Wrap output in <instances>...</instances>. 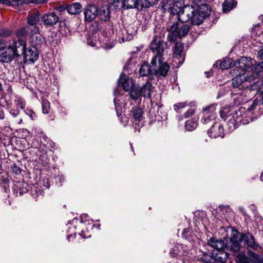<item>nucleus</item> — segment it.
<instances>
[{"mask_svg": "<svg viewBox=\"0 0 263 263\" xmlns=\"http://www.w3.org/2000/svg\"><path fill=\"white\" fill-rule=\"evenodd\" d=\"M143 111L138 107H134L131 111L130 116L135 122H140L143 119Z\"/></svg>", "mask_w": 263, "mask_h": 263, "instance_id": "28", "label": "nucleus"}, {"mask_svg": "<svg viewBox=\"0 0 263 263\" xmlns=\"http://www.w3.org/2000/svg\"><path fill=\"white\" fill-rule=\"evenodd\" d=\"M190 230L188 228L184 229L182 233V237L187 239L189 237Z\"/></svg>", "mask_w": 263, "mask_h": 263, "instance_id": "53", "label": "nucleus"}, {"mask_svg": "<svg viewBox=\"0 0 263 263\" xmlns=\"http://www.w3.org/2000/svg\"><path fill=\"white\" fill-rule=\"evenodd\" d=\"M207 244L208 246L214 248V250L223 249L224 248V240L218 239L215 237H211L208 240Z\"/></svg>", "mask_w": 263, "mask_h": 263, "instance_id": "23", "label": "nucleus"}, {"mask_svg": "<svg viewBox=\"0 0 263 263\" xmlns=\"http://www.w3.org/2000/svg\"><path fill=\"white\" fill-rule=\"evenodd\" d=\"M216 107V105L215 104H212L203 109L202 111V117L201 119V122L203 124H206L215 119Z\"/></svg>", "mask_w": 263, "mask_h": 263, "instance_id": "9", "label": "nucleus"}, {"mask_svg": "<svg viewBox=\"0 0 263 263\" xmlns=\"http://www.w3.org/2000/svg\"><path fill=\"white\" fill-rule=\"evenodd\" d=\"M257 260V254L252 251H249L248 255L243 253H238L236 258L237 263H256Z\"/></svg>", "mask_w": 263, "mask_h": 263, "instance_id": "13", "label": "nucleus"}, {"mask_svg": "<svg viewBox=\"0 0 263 263\" xmlns=\"http://www.w3.org/2000/svg\"><path fill=\"white\" fill-rule=\"evenodd\" d=\"M130 97L135 100H137L141 96L140 87L133 86L130 89Z\"/></svg>", "mask_w": 263, "mask_h": 263, "instance_id": "36", "label": "nucleus"}, {"mask_svg": "<svg viewBox=\"0 0 263 263\" xmlns=\"http://www.w3.org/2000/svg\"><path fill=\"white\" fill-rule=\"evenodd\" d=\"M91 27H92V30L93 32L98 31L100 30V29H101V25L97 21H95L93 22V23L92 24Z\"/></svg>", "mask_w": 263, "mask_h": 263, "instance_id": "49", "label": "nucleus"}, {"mask_svg": "<svg viewBox=\"0 0 263 263\" xmlns=\"http://www.w3.org/2000/svg\"><path fill=\"white\" fill-rule=\"evenodd\" d=\"M11 6H18L21 0H10Z\"/></svg>", "mask_w": 263, "mask_h": 263, "instance_id": "55", "label": "nucleus"}, {"mask_svg": "<svg viewBox=\"0 0 263 263\" xmlns=\"http://www.w3.org/2000/svg\"><path fill=\"white\" fill-rule=\"evenodd\" d=\"M208 134L211 138L223 137L224 135L223 125L221 123L215 122L208 132Z\"/></svg>", "mask_w": 263, "mask_h": 263, "instance_id": "17", "label": "nucleus"}, {"mask_svg": "<svg viewBox=\"0 0 263 263\" xmlns=\"http://www.w3.org/2000/svg\"><path fill=\"white\" fill-rule=\"evenodd\" d=\"M44 186L46 188V189H49V182H48V180L46 181V184L44 183Z\"/></svg>", "mask_w": 263, "mask_h": 263, "instance_id": "62", "label": "nucleus"}, {"mask_svg": "<svg viewBox=\"0 0 263 263\" xmlns=\"http://www.w3.org/2000/svg\"><path fill=\"white\" fill-rule=\"evenodd\" d=\"M187 105V102L177 103L174 105V109L177 112H180L181 110L186 106Z\"/></svg>", "mask_w": 263, "mask_h": 263, "instance_id": "43", "label": "nucleus"}, {"mask_svg": "<svg viewBox=\"0 0 263 263\" xmlns=\"http://www.w3.org/2000/svg\"><path fill=\"white\" fill-rule=\"evenodd\" d=\"M27 186L28 185L26 183L17 182L13 186V192L16 196L22 195L28 191Z\"/></svg>", "mask_w": 263, "mask_h": 263, "instance_id": "24", "label": "nucleus"}, {"mask_svg": "<svg viewBox=\"0 0 263 263\" xmlns=\"http://www.w3.org/2000/svg\"><path fill=\"white\" fill-rule=\"evenodd\" d=\"M6 41L4 40H0V62L9 63L11 62L16 57L15 52L10 45L8 46H2L6 45Z\"/></svg>", "mask_w": 263, "mask_h": 263, "instance_id": "4", "label": "nucleus"}, {"mask_svg": "<svg viewBox=\"0 0 263 263\" xmlns=\"http://www.w3.org/2000/svg\"><path fill=\"white\" fill-rule=\"evenodd\" d=\"M9 112L13 117L16 118L19 115L20 111L17 109L12 108L10 110Z\"/></svg>", "mask_w": 263, "mask_h": 263, "instance_id": "52", "label": "nucleus"}, {"mask_svg": "<svg viewBox=\"0 0 263 263\" xmlns=\"http://www.w3.org/2000/svg\"><path fill=\"white\" fill-rule=\"evenodd\" d=\"M248 110L249 111H255L259 114H261L263 112V104L260 102L256 98L252 102L251 105L248 108Z\"/></svg>", "mask_w": 263, "mask_h": 263, "instance_id": "26", "label": "nucleus"}, {"mask_svg": "<svg viewBox=\"0 0 263 263\" xmlns=\"http://www.w3.org/2000/svg\"><path fill=\"white\" fill-rule=\"evenodd\" d=\"M183 50L184 44L181 42H177L173 49L174 57L176 58H183Z\"/></svg>", "mask_w": 263, "mask_h": 263, "instance_id": "27", "label": "nucleus"}, {"mask_svg": "<svg viewBox=\"0 0 263 263\" xmlns=\"http://www.w3.org/2000/svg\"><path fill=\"white\" fill-rule=\"evenodd\" d=\"M170 66L168 63L163 62V59H159L156 61L154 66V75L157 77H165L169 71Z\"/></svg>", "mask_w": 263, "mask_h": 263, "instance_id": "8", "label": "nucleus"}, {"mask_svg": "<svg viewBox=\"0 0 263 263\" xmlns=\"http://www.w3.org/2000/svg\"><path fill=\"white\" fill-rule=\"evenodd\" d=\"M156 63V59L152 60L151 66L148 64V62H144L139 70L140 76L141 77H145L148 75H154V66Z\"/></svg>", "mask_w": 263, "mask_h": 263, "instance_id": "19", "label": "nucleus"}, {"mask_svg": "<svg viewBox=\"0 0 263 263\" xmlns=\"http://www.w3.org/2000/svg\"><path fill=\"white\" fill-rule=\"evenodd\" d=\"M5 113L4 111L1 108L0 109V119L3 120L5 118Z\"/></svg>", "mask_w": 263, "mask_h": 263, "instance_id": "59", "label": "nucleus"}, {"mask_svg": "<svg viewBox=\"0 0 263 263\" xmlns=\"http://www.w3.org/2000/svg\"><path fill=\"white\" fill-rule=\"evenodd\" d=\"M82 5L79 3H74L66 7L67 12L72 15L79 14L82 11Z\"/></svg>", "mask_w": 263, "mask_h": 263, "instance_id": "29", "label": "nucleus"}, {"mask_svg": "<svg viewBox=\"0 0 263 263\" xmlns=\"http://www.w3.org/2000/svg\"><path fill=\"white\" fill-rule=\"evenodd\" d=\"M238 210L243 215H246V212L243 206H239Z\"/></svg>", "mask_w": 263, "mask_h": 263, "instance_id": "58", "label": "nucleus"}, {"mask_svg": "<svg viewBox=\"0 0 263 263\" xmlns=\"http://www.w3.org/2000/svg\"><path fill=\"white\" fill-rule=\"evenodd\" d=\"M42 24L47 28L53 27L59 21V17L54 12H48L41 17Z\"/></svg>", "mask_w": 263, "mask_h": 263, "instance_id": "10", "label": "nucleus"}, {"mask_svg": "<svg viewBox=\"0 0 263 263\" xmlns=\"http://www.w3.org/2000/svg\"><path fill=\"white\" fill-rule=\"evenodd\" d=\"M252 66V60L246 57H242L235 62V66L245 71L246 74H249Z\"/></svg>", "mask_w": 263, "mask_h": 263, "instance_id": "12", "label": "nucleus"}, {"mask_svg": "<svg viewBox=\"0 0 263 263\" xmlns=\"http://www.w3.org/2000/svg\"><path fill=\"white\" fill-rule=\"evenodd\" d=\"M11 34V31L5 28L0 27V36L7 37Z\"/></svg>", "mask_w": 263, "mask_h": 263, "instance_id": "45", "label": "nucleus"}, {"mask_svg": "<svg viewBox=\"0 0 263 263\" xmlns=\"http://www.w3.org/2000/svg\"><path fill=\"white\" fill-rule=\"evenodd\" d=\"M240 237L241 234L236 231L232 237L225 238L224 248L234 252H237L240 248Z\"/></svg>", "mask_w": 263, "mask_h": 263, "instance_id": "5", "label": "nucleus"}, {"mask_svg": "<svg viewBox=\"0 0 263 263\" xmlns=\"http://www.w3.org/2000/svg\"><path fill=\"white\" fill-rule=\"evenodd\" d=\"M259 64L260 65V66L261 67V69L263 72V61L262 62H260L259 63Z\"/></svg>", "mask_w": 263, "mask_h": 263, "instance_id": "64", "label": "nucleus"}, {"mask_svg": "<svg viewBox=\"0 0 263 263\" xmlns=\"http://www.w3.org/2000/svg\"><path fill=\"white\" fill-rule=\"evenodd\" d=\"M190 30V27L187 24L175 23L170 28L167 40L171 42L175 41L177 37L181 39L184 37Z\"/></svg>", "mask_w": 263, "mask_h": 263, "instance_id": "3", "label": "nucleus"}, {"mask_svg": "<svg viewBox=\"0 0 263 263\" xmlns=\"http://www.w3.org/2000/svg\"><path fill=\"white\" fill-rule=\"evenodd\" d=\"M256 263H263V259H260L259 258L258 255L257 254V260Z\"/></svg>", "mask_w": 263, "mask_h": 263, "instance_id": "60", "label": "nucleus"}, {"mask_svg": "<svg viewBox=\"0 0 263 263\" xmlns=\"http://www.w3.org/2000/svg\"><path fill=\"white\" fill-rule=\"evenodd\" d=\"M12 172L15 174H20L21 173V170L20 167L17 166L15 164L11 166Z\"/></svg>", "mask_w": 263, "mask_h": 263, "instance_id": "50", "label": "nucleus"}, {"mask_svg": "<svg viewBox=\"0 0 263 263\" xmlns=\"http://www.w3.org/2000/svg\"><path fill=\"white\" fill-rule=\"evenodd\" d=\"M259 64L260 65V66L261 67V69L263 72V61L262 62H260L259 63Z\"/></svg>", "mask_w": 263, "mask_h": 263, "instance_id": "63", "label": "nucleus"}, {"mask_svg": "<svg viewBox=\"0 0 263 263\" xmlns=\"http://www.w3.org/2000/svg\"><path fill=\"white\" fill-rule=\"evenodd\" d=\"M260 102L263 104V86L259 88L258 92L257 93L256 97Z\"/></svg>", "mask_w": 263, "mask_h": 263, "instance_id": "47", "label": "nucleus"}, {"mask_svg": "<svg viewBox=\"0 0 263 263\" xmlns=\"http://www.w3.org/2000/svg\"><path fill=\"white\" fill-rule=\"evenodd\" d=\"M118 83L122 86L125 91H128L133 87L132 80L126 78L125 75L122 73L118 80Z\"/></svg>", "mask_w": 263, "mask_h": 263, "instance_id": "25", "label": "nucleus"}, {"mask_svg": "<svg viewBox=\"0 0 263 263\" xmlns=\"http://www.w3.org/2000/svg\"><path fill=\"white\" fill-rule=\"evenodd\" d=\"M42 111L44 114H48L50 109V103L47 99L42 100Z\"/></svg>", "mask_w": 263, "mask_h": 263, "instance_id": "42", "label": "nucleus"}, {"mask_svg": "<svg viewBox=\"0 0 263 263\" xmlns=\"http://www.w3.org/2000/svg\"><path fill=\"white\" fill-rule=\"evenodd\" d=\"M168 48L167 42H165L160 36L155 35L150 44L149 48L155 54L153 59H162L165 51Z\"/></svg>", "mask_w": 263, "mask_h": 263, "instance_id": "2", "label": "nucleus"}, {"mask_svg": "<svg viewBox=\"0 0 263 263\" xmlns=\"http://www.w3.org/2000/svg\"><path fill=\"white\" fill-rule=\"evenodd\" d=\"M262 71L261 69V67L259 63L257 64H253L251 68L250 73L248 76H250L251 78V80L253 81L254 79H257L259 76L260 73L262 72Z\"/></svg>", "mask_w": 263, "mask_h": 263, "instance_id": "30", "label": "nucleus"}, {"mask_svg": "<svg viewBox=\"0 0 263 263\" xmlns=\"http://www.w3.org/2000/svg\"><path fill=\"white\" fill-rule=\"evenodd\" d=\"M30 31H31V28L29 26H26L18 29L16 34L17 37H23L26 36Z\"/></svg>", "mask_w": 263, "mask_h": 263, "instance_id": "40", "label": "nucleus"}, {"mask_svg": "<svg viewBox=\"0 0 263 263\" xmlns=\"http://www.w3.org/2000/svg\"><path fill=\"white\" fill-rule=\"evenodd\" d=\"M242 111L241 109H238L233 114L232 118L228 122V125L230 128L235 129L238 127L239 123L242 124H246L249 123V119H247L246 117H243L242 119Z\"/></svg>", "mask_w": 263, "mask_h": 263, "instance_id": "7", "label": "nucleus"}, {"mask_svg": "<svg viewBox=\"0 0 263 263\" xmlns=\"http://www.w3.org/2000/svg\"><path fill=\"white\" fill-rule=\"evenodd\" d=\"M197 126V122L193 120H188L185 124V127L188 131H192L196 128Z\"/></svg>", "mask_w": 263, "mask_h": 263, "instance_id": "41", "label": "nucleus"}, {"mask_svg": "<svg viewBox=\"0 0 263 263\" xmlns=\"http://www.w3.org/2000/svg\"><path fill=\"white\" fill-rule=\"evenodd\" d=\"M234 66H235V62L231 58H228L221 61L220 63V68L222 69H227Z\"/></svg>", "mask_w": 263, "mask_h": 263, "instance_id": "34", "label": "nucleus"}, {"mask_svg": "<svg viewBox=\"0 0 263 263\" xmlns=\"http://www.w3.org/2000/svg\"><path fill=\"white\" fill-rule=\"evenodd\" d=\"M98 8L94 5L87 6L84 10V18L86 22H91L97 16Z\"/></svg>", "mask_w": 263, "mask_h": 263, "instance_id": "14", "label": "nucleus"}, {"mask_svg": "<svg viewBox=\"0 0 263 263\" xmlns=\"http://www.w3.org/2000/svg\"><path fill=\"white\" fill-rule=\"evenodd\" d=\"M15 102L18 107H20L22 109H24L26 107L25 101L21 97H16L15 99Z\"/></svg>", "mask_w": 263, "mask_h": 263, "instance_id": "44", "label": "nucleus"}, {"mask_svg": "<svg viewBox=\"0 0 263 263\" xmlns=\"http://www.w3.org/2000/svg\"><path fill=\"white\" fill-rule=\"evenodd\" d=\"M45 43V39L40 33L32 34L31 37V47L37 50H40L42 45Z\"/></svg>", "mask_w": 263, "mask_h": 263, "instance_id": "20", "label": "nucleus"}, {"mask_svg": "<svg viewBox=\"0 0 263 263\" xmlns=\"http://www.w3.org/2000/svg\"><path fill=\"white\" fill-rule=\"evenodd\" d=\"M241 242L248 249L257 250L259 247L258 243L255 241L254 237L250 233H247L243 235L241 234Z\"/></svg>", "mask_w": 263, "mask_h": 263, "instance_id": "11", "label": "nucleus"}, {"mask_svg": "<svg viewBox=\"0 0 263 263\" xmlns=\"http://www.w3.org/2000/svg\"><path fill=\"white\" fill-rule=\"evenodd\" d=\"M114 102L115 105V108H116V110L117 115L118 117H120V116L121 115L122 111H121V110L118 109L117 108V107L116 106V99L115 98L114 100Z\"/></svg>", "mask_w": 263, "mask_h": 263, "instance_id": "56", "label": "nucleus"}, {"mask_svg": "<svg viewBox=\"0 0 263 263\" xmlns=\"http://www.w3.org/2000/svg\"><path fill=\"white\" fill-rule=\"evenodd\" d=\"M24 111L27 115L29 116L32 120H34L35 117V113L33 111V110L30 108H27L24 109Z\"/></svg>", "mask_w": 263, "mask_h": 263, "instance_id": "46", "label": "nucleus"}, {"mask_svg": "<svg viewBox=\"0 0 263 263\" xmlns=\"http://www.w3.org/2000/svg\"><path fill=\"white\" fill-rule=\"evenodd\" d=\"M23 55L25 62L33 63L39 59V50L31 47L30 48L26 49Z\"/></svg>", "mask_w": 263, "mask_h": 263, "instance_id": "15", "label": "nucleus"}, {"mask_svg": "<svg viewBox=\"0 0 263 263\" xmlns=\"http://www.w3.org/2000/svg\"><path fill=\"white\" fill-rule=\"evenodd\" d=\"M98 12L97 16L100 20L107 22L110 20V10L107 6H103L98 9Z\"/></svg>", "mask_w": 263, "mask_h": 263, "instance_id": "22", "label": "nucleus"}, {"mask_svg": "<svg viewBox=\"0 0 263 263\" xmlns=\"http://www.w3.org/2000/svg\"><path fill=\"white\" fill-rule=\"evenodd\" d=\"M192 3L194 5L193 6L197 7L196 8H201L203 7H207V9L211 10V7L210 5L206 4V0H192Z\"/></svg>", "mask_w": 263, "mask_h": 263, "instance_id": "37", "label": "nucleus"}, {"mask_svg": "<svg viewBox=\"0 0 263 263\" xmlns=\"http://www.w3.org/2000/svg\"><path fill=\"white\" fill-rule=\"evenodd\" d=\"M139 2V0H124L123 1V8L125 9L136 8Z\"/></svg>", "mask_w": 263, "mask_h": 263, "instance_id": "35", "label": "nucleus"}, {"mask_svg": "<svg viewBox=\"0 0 263 263\" xmlns=\"http://www.w3.org/2000/svg\"><path fill=\"white\" fill-rule=\"evenodd\" d=\"M212 257L218 262L224 263L228 258V253L225 252L223 249L213 250L212 253Z\"/></svg>", "mask_w": 263, "mask_h": 263, "instance_id": "21", "label": "nucleus"}, {"mask_svg": "<svg viewBox=\"0 0 263 263\" xmlns=\"http://www.w3.org/2000/svg\"><path fill=\"white\" fill-rule=\"evenodd\" d=\"M245 81H252L251 78L250 76H248V74H246V73H242L240 72V74L232 79V85L233 88L236 89L238 88V90L240 91V92H235V90H232V93L234 95H236L238 93L241 94L242 89L244 88V86L242 85L243 83Z\"/></svg>", "mask_w": 263, "mask_h": 263, "instance_id": "6", "label": "nucleus"}, {"mask_svg": "<svg viewBox=\"0 0 263 263\" xmlns=\"http://www.w3.org/2000/svg\"><path fill=\"white\" fill-rule=\"evenodd\" d=\"M31 194L33 197L36 199L37 197L42 195L43 190L41 185L39 184H34L31 187Z\"/></svg>", "mask_w": 263, "mask_h": 263, "instance_id": "33", "label": "nucleus"}, {"mask_svg": "<svg viewBox=\"0 0 263 263\" xmlns=\"http://www.w3.org/2000/svg\"><path fill=\"white\" fill-rule=\"evenodd\" d=\"M10 46L13 48V50L15 52V55L16 57H19L23 55L25 51L27 49L25 42L24 40L20 39L14 41Z\"/></svg>", "mask_w": 263, "mask_h": 263, "instance_id": "16", "label": "nucleus"}, {"mask_svg": "<svg viewBox=\"0 0 263 263\" xmlns=\"http://www.w3.org/2000/svg\"><path fill=\"white\" fill-rule=\"evenodd\" d=\"M126 33L127 35L126 37L125 41H129L133 39V36L135 34L136 31L130 32L129 28H128V29L126 31Z\"/></svg>", "mask_w": 263, "mask_h": 263, "instance_id": "48", "label": "nucleus"}, {"mask_svg": "<svg viewBox=\"0 0 263 263\" xmlns=\"http://www.w3.org/2000/svg\"><path fill=\"white\" fill-rule=\"evenodd\" d=\"M152 84L146 82L142 87H140L141 96L144 97L150 98L151 96Z\"/></svg>", "mask_w": 263, "mask_h": 263, "instance_id": "32", "label": "nucleus"}, {"mask_svg": "<svg viewBox=\"0 0 263 263\" xmlns=\"http://www.w3.org/2000/svg\"><path fill=\"white\" fill-rule=\"evenodd\" d=\"M1 4L6 6H11L10 0H0V4Z\"/></svg>", "mask_w": 263, "mask_h": 263, "instance_id": "57", "label": "nucleus"}, {"mask_svg": "<svg viewBox=\"0 0 263 263\" xmlns=\"http://www.w3.org/2000/svg\"><path fill=\"white\" fill-rule=\"evenodd\" d=\"M35 133L38 135H42L44 139L47 138V137L45 135H44L42 131L39 132H36V131H35Z\"/></svg>", "mask_w": 263, "mask_h": 263, "instance_id": "61", "label": "nucleus"}, {"mask_svg": "<svg viewBox=\"0 0 263 263\" xmlns=\"http://www.w3.org/2000/svg\"><path fill=\"white\" fill-rule=\"evenodd\" d=\"M257 58L259 60H263V48L259 49L258 51Z\"/></svg>", "mask_w": 263, "mask_h": 263, "instance_id": "54", "label": "nucleus"}, {"mask_svg": "<svg viewBox=\"0 0 263 263\" xmlns=\"http://www.w3.org/2000/svg\"><path fill=\"white\" fill-rule=\"evenodd\" d=\"M59 32L63 36H66L71 34V30L65 23L60 24L59 27Z\"/></svg>", "mask_w": 263, "mask_h": 263, "instance_id": "39", "label": "nucleus"}, {"mask_svg": "<svg viewBox=\"0 0 263 263\" xmlns=\"http://www.w3.org/2000/svg\"><path fill=\"white\" fill-rule=\"evenodd\" d=\"M211 11L206 7L196 8L193 5H186L178 13V20L181 23L190 22L192 25H199L210 15Z\"/></svg>", "mask_w": 263, "mask_h": 263, "instance_id": "1", "label": "nucleus"}, {"mask_svg": "<svg viewBox=\"0 0 263 263\" xmlns=\"http://www.w3.org/2000/svg\"><path fill=\"white\" fill-rule=\"evenodd\" d=\"M28 26L31 28V34H36L39 32V28L36 26L40 21L39 15L37 13H34L28 15L27 17Z\"/></svg>", "mask_w": 263, "mask_h": 263, "instance_id": "18", "label": "nucleus"}, {"mask_svg": "<svg viewBox=\"0 0 263 263\" xmlns=\"http://www.w3.org/2000/svg\"><path fill=\"white\" fill-rule=\"evenodd\" d=\"M142 8H148L157 4L158 0H139Z\"/></svg>", "mask_w": 263, "mask_h": 263, "instance_id": "38", "label": "nucleus"}, {"mask_svg": "<svg viewBox=\"0 0 263 263\" xmlns=\"http://www.w3.org/2000/svg\"><path fill=\"white\" fill-rule=\"evenodd\" d=\"M195 112V109L193 108H190L188 109L184 114V117L185 118H189L192 116Z\"/></svg>", "mask_w": 263, "mask_h": 263, "instance_id": "51", "label": "nucleus"}, {"mask_svg": "<svg viewBox=\"0 0 263 263\" xmlns=\"http://www.w3.org/2000/svg\"><path fill=\"white\" fill-rule=\"evenodd\" d=\"M237 2L235 0H225L222 4V10L224 12H228L235 8Z\"/></svg>", "mask_w": 263, "mask_h": 263, "instance_id": "31", "label": "nucleus"}]
</instances>
